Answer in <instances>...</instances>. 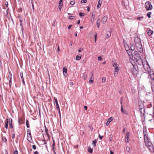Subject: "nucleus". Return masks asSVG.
I'll return each mask as SVG.
<instances>
[{
  "label": "nucleus",
  "mask_w": 154,
  "mask_h": 154,
  "mask_svg": "<svg viewBox=\"0 0 154 154\" xmlns=\"http://www.w3.org/2000/svg\"><path fill=\"white\" fill-rule=\"evenodd\" d=\"M20 78H21V79H22V78H23V72H21L20 73Z\"/></svg>",
  "instance_id": "obj_42"
},
{
  "label": "nucleus",
  "mask_w": 154,
  "mask_h": 154,
  "mask_svg": "<svg viewBox=\"0 0 154 154\" xmlns=\"http://www.w3.org/2000/svg\"><path fill=\"white\" fill-rule=\"evenodd\" d=\"M111 35V34L110 32L109 31H108L107 32H106V38H108Z\"/></svg>",
  "instance_id": "obj_24"
},
{
  "label": "nucleus",
  "mask_w": 154,
  "mask_h": 154,
  "mask_svg": "<svg viewBox=\"0 0 154 154\" xmlns=\"http://www.w3.org/2000/svg\"><path fill=\"white\" fill-rule=\"evenodd\" d=\"M143 133L144 136V140L146 139H147V138H149L148 137V134H147V132L146 131V130L143 129Z\"/></svg>",
  "instance_id": "obj_10"
},
{
  "label": "nucleus",
  "mask_w": 154,
  "mask_h": 154,
  "mask_svg": "<svg viewBox=\"0 0 154 154\" xmlns=\"http://www.w3.org/2000/svg\"><path fill=\"white\" fill-rule=\"evenodd\" d=\"M93 79H94V78H93V73L92 72L91 77L90 79V80L89 81V82H91V83H93L94 82Z\"/></svg>",
  "instance_id": "obj_20"
},
{
  "label": "nucleus",
  "mask_w": 154,
  "mask_h": 154,
  "mask_svg": "<svg viewBox=\"0 0 154 154\" xmlns=\"http://www.w3.org/2000/svg\"><path fill=\"white\" fill-rule=\"evenodd\" d=\"M106 81V78L105 77H103L102 78V82H104Z\"/></svg>",
  "instance_id": "obj_43"
},
{
  "label": "nucleus",
  "mask_w": 154,
  "mask_h": 154,
  "mask_svg": "<svg viewBox=\"0 0 154 154\" xmlns=\"http://www.w3.org/2000/svg\"><path fill=\"white\" fill-rule=\"evenodd\" d=\"M94 17H95V15L94 14H92V18L91 21L92 22L94 21Z\"/></svg>",
  "instance_id": "obj_30"
},
{
  "label": "nucleus",
  "mask_w": 154,
  "mask_h": 154,
  "mask_svg": "<svg viewBox=\"0 0 154 154\" xmlns=\"http://www.w3.org/2000/svg\"><path fill=\"white\" fill-rule=\"evenodd\" d=\"M103 137V136H101L100 135H99V137L100 139H102Z\"/></svg>",
  "instance_id": "obj_56"
},
{
  "label": "nucleus",
  "mask_w": 154,
  "mask_h": 154,
  "mask_svg": "<svg viewBox=\"0 0 154 154\" xmlns=\"http://www.w3.org/2000/svg\"><path fill=\"white\" fill-rule=\"evenodd\" d=\"M100 24V19H98L97 21V26L98 28H99Z\"/></svg>",
  "instance_id": "obj_21"
},
{
  "label": "nucleus",
  "mask_w": 154,
  "mask_h": 154,
  "mask_svg": "<svg viewBox=\"0 0 154 154\" xmlns=\"http://www.w3.org/2000/svg\"><path fill=\"white\" fill-rule=\"evenodd\" d=\"M126 150L128 152H130V148L128 146H127L126 148Z\"/></svg>",
  "instance_id": "obj_33"
},
{
  "label": "nucleus",
  "mask_w": 154,
  "mask_h": 154,
  "mask_svg": "<svg viewBox=\"0 0 154 154\" xmlns=\"http://www.w3.org/2000/svg\"><path fill=\"white\" fill-rule=\"evenodd\" d=\"M9 127L10 128H13V126L12 125V119L11 118H9Z\"/></svg>",
  "instance_id": "obj_19"
},
{
  "label": "nucleus",
  "mask_w": 154,
  "mask_h": 154,
  "mask_svg": "<svg viewBox=\"0 0 154 154\" xmlns=\"http://www.w3.org/2000/svg\"><path fill=\"white\" fill-rule=\"evenodd\" d=\"M149 150L152 152H154V147L153 145L148 147Z\"/></svg>",
  "instance_id": "obj_15"
},
{
  "label": "nucleus",
  "mask_w": 154,
  "mask_h": 154,
  "mask_svg": "<svg viewBox=\"0 0 154 154\" xmlns=\"http://www.w3.org/2000/svg\"><path fill=\"white\" fill-rule=\"evenodd\" d=\"M125 142L126 143L128 142V139L125 138Z\"/></svg>",
  "instance_id": "obj_53"
},
{
  "label": "nucleus",
  "mask_w": 154,
  "mask_h": 154,
  "mask_svg": "<svg viewBox=\"0 0 154 154\" xmlns=\"http://www.w3.org/2000/svg\"><path fill=\"white\" fill-rule=\"evenodd\" d=\"M27 134L28 133H30L31 132H30V130L29 129H27Z\"/></svg>",
  "instance_id": "obj_58"
},
{
  "label": "nucleus",
  "mask_w": 154,
  "mask_h": 154,
  "mask_svg": "<svg viewBox=\"0 0 154 154\" xmlns=\"http://www.w3.org/2000/svg\"><path fill=\"white\" fill-rule=\"evenodd\" d=\"M63 72L64 75L66 77L67 75V69L65 67H64L63 69Z\"/></svg>",
  "instance_id": "obj_11"
},
{
  "label": "nucleus",
  "mask_w": 154,
  "mask_h": 154,
  "mask_svg": "<svg viewBox=\"0 0 154 154\" xmlns=\"http://www.w3.org/2000/svg\"><path fill=\"white\" fill-rule=\"evenodd\" d=\"M121 112H122L123 113H124V114L126 113V112H125V111H124L122 105H121Z\"/></svg>",
  "instance_id": "obj_31"
},
{
  "label": "nucleus",
  "mask_w": 154,
  "mask_h": 154,
  "mask_svg": "<svg viewBox=\"0 0 154 154\" xmlns=\"http://www.w3.org/2000/svg\"><path fill=\"white\" fill-rule=\"evenodd\" d=\"M81 57L82 55L80 54H79L76 56L75 59L77 60H79L81 59Z\"/></svg>",
  "instance_id": "obj_22"
},
{
  "label": "nucleus",
  "mask_w": 154,
  "mask_h": 154,
  "mask_svg": "<svg viewBox=\"0 0 154 154\" xmlns=\"http://www.w3.org/2000/svg\"><path fill=\"white\" fill-rule=\"evenodd\" d=\"M45 131L46 133V134L47 135V136H48L49 135L48 133V129L45 126Z\"/></svg>",
  "instance_id": "obj_32"
},
{
  "label": "nucleus",
  "mask_w": 154,
  "mask_h": 154,
  "mask_svg": "<svg viewBox=\"0 0 154 154\" xmlns=\"http://www.w3.org/2000/svg\"><path fill=\"white\" fill-rule=\"evenodd\" d=\"M134 41L135 44L136 43H138L141 42L140 39L138 37H134Z\"/></svg>",
  "instance_id": "obj_12"
},
{
  "label": "nucleus",
  "mask_w": 154,
  "mask_h": 154,
  "mask_svg": "<svg viewBox=\"0 0 154 154\" xmlns=\"http://www.w3.org/2000/svg\"><path fill=\"white\" fill-rule=\"evenodd\" d=\"M53 149H54V147L55 145V143L54 140H53Z\"/></svg>",
  "instance_id": "obj_36"
},
{
  "label": "nucleus",
  "mask_w": 154,
  "mask_h": 154,
  "mask_svg": "<svg viewBox=\"0 0 154 154\" xmlns=\"http://www.w3.org/2000/svg\"><path fill=\"white\" fill-rule=\"evenodd\" d=\"M130 48L132 51H134L135 49V46L132 45H130Z\"/></svg>",
  "instance_id": "obj_27"
},
{
  "label": "nucleus",
  "mask_w": 154,
  "mask_h": 154,
  "mask_svg": "<svg viewBox=\"0 0 154 154\" xmlns=\"http://www.w3.org/2000/svg\"><path fill=\"white\" fill-rule=\"evenodd\" d=\"M3 141L5 142H6L7 141V139L5 137H2Z\"/></svg>",
  "instance_id": "obj_41"
},
{
  "label": "nucleus",
  "mask_w": 154,
  "mask_h": 154,
  "mask_svg": "<svg viewBox=\"0 0 154 154\" xmlns=\"http://www.w3.org/2000/svg\"><path fill=\"white\" fill-rule=\"evenodd\" d=\"M57 109L58 110V113H59V116H60V118H61V114H60V108H59V109Z\"/></svg>",
  "instance_id": "obj_50"
},
{
  "label": "nucleus",
  "mask_w": 154,
  "mask_h": 154,
  "mask_svg": "<svg viewBox=\"0 0 154 154\" xmlns=\"http://www.w3.org/2000/svg\"><path fill=\"white\" fill-rule=\"evenodd\" d=\"M9 85L11 87V78L10 79V80L9 82Z\"/></svg>",
  "instance_id": "obj_40"
},
{
  "label": "nucleus",
  "mask_w": 154,
  "mask_h": 154,
  "mask_svg": "<svg viewBox=\"0 0 154 154\" xmlns=\"http://www.w3.org/2000/svg\"><path fill=\"white\" fill-rule=\"evenodd\" d=\"M125 50L127 51L130 58L132 59L133 57L132 52L131 51V50H130L129 48V49H126V48H125Z\"/></svg>",
  "instance_id": "obj_6"
},
{
  "label": "nucleus",
  "mask_w": 154,
  "mask_h": 154,
  "mask_svg": "<svg viewBox=\"0 0 154 154\" xmlns=\"http://www.w3.org/2000/svg\"><path fill=\"white\" fill-rule=\"evenodd\" d=\"M102 1L103 0H99L97 6V8L98 9L100 7L101 4L102 2Z\"/></svg>",
  "instance_id": "obj_16"
},
{
  "label": "nucleus",
  "mask_w": 154,
  "mask_h": 154,
  "mask_svg": "<svg viewBox=\"0 0 154 154\" xmlns=\"http://www.w3.org/2000/svg\"><path fill=\"white\" fill-rule=\"evenodd\" d=\"M9 121V119H6L5 121V127L6 129L8 128Z\"/></svg>",
  "instance_id": "obj_14"
},
{
  "label": "nucleus",
  "mask_w": 154,
  "mask_h": 154,
  "mask_svg": "<svg viewBox=\"0 0 154 154\" xmlns=\"http://www.w3.org/2000/svg\"><path fill=\"white\" fill-rule=\"evenodd\" d=\"M144 142L146 145L147 146V147L152 145V143L149 141V138L145 139Z\"/></svg>",
  "instance_id": "obj_5"
},
{
  "label": "nucleus",
  "mask_w": 154,
  "mask_h": 154,
  "mask_svg": "<svg viewBox=\"0 0 154 154\" xmlns=\"http://www.w3.org/2000/svg\"><path fill=\"white\" fill-rule=\"evenodd\" d=\"M130 133L129 132H127L126 133V134L125 135V139H129L130 137Z\"/></svg>",
  "instance_id": "obj_23"
},
{
  "label": "nucleus",
  "mask_w": 154,
  "mask_h": 154,
  "mask_svg": "<svg viewBox=\"0 0 154 154\" xmlns=\"http://www.w3.org/2000/svg\"><path fill=\"white\" fill-rule=\"evenodd\" d=\"M97 142V140H95L93 141L92 144L93 145L94 147H95L96 146V143Z\"/></svg>",
  "instance_id": "obj_25"
},
{
  "label": "nucleus",
  "mask_w": 154,
  "mask_h": 154,
  "mask_svg": "<svg viewBox=\"0 0 154 154\" xmlns=\"http://www.w3.org/2000/svg\"><path fill=\"white\" fill-rule=\"evenodd\" d=\"M97 34H96L95 35V36H94V41H95V42H96V40H97Z\"/></svg>",
  "instance_id": "obj_52"
},
{
  "label": "nucleus",
  "mask_w": 154,
  "mask_h": 154,
  "mask_svg": "<svg viewBox=\"0 0 154 154\" xmlns=\"http://www.w3.org/2000/svg\"><path fill=\"white\" fill-rule=\"evenodd\" d=\"M145 8L147 11L151 10L152 8V6L151 4V2L149 1H147L145 3Z\"/></svg>",
  "instance_id": "obj_2"
},
{
  "label": "nucleus",
  "mask_w": 154,
  "mask_h": 154,
  "mask_svg": "<svg viewBox=\"0 0 154 154\" xmlns=\"http://www.w3.org/2000/svg\"><path fill=\"white\" fill-rule=\"evenodd\" d=\"M112 66L114 68L116 67V66H118L117 65H117V63H116L113 62H112Z\"/></svg>",
  "instance_id": "obj_28"
},
{
  "label": "nucleus",
  "mask_w": 154,
  "mask_h": 154,
  "mask_svg": "<svg viewBox=\"0 0 154 154\" xmlns=\"http://www.w3.org/2000/svg\"><path fill=\"white\" fill-rule=\"evenodd\" d=\"M119 70V68L118 66H116L115 68L114 71L118 72Z\"/></svg>",
  "instance_id": "obj_34"
},
{
  "label": "nucleus",
  "mask_w": 154,
  "mask_h": 154,
  "mask_svg": "<svg viewBox=\"0 0 154 154\" xmlns=\"http://www.w3.org/2000/svg\"><path fill=\"white\" fill-rule=\"evenodd\" d=\"M148 66L149 68L148 69V72L149 73V75L152 79H154V72L153 71H151V69L149 66L148 65Z\"/></svg>",
  "instance_id": "obj_4"
},
{
  "label": "nucleus",
  "mask_w": 154,
  "mask_h": 154,
  "mask_svg": "<svg viewBox=\"0 0 154 154\" xmlns=\"http://www.w3.org/2000/svg\"><path fill=\"white\" fill-rule=\"evenodd\" d=\"M139 108L140 109V112L141 113V115L142 117L143 116V115L144 116L145 113V109L144 107L141 108L140 105H139Z\"/></svg>",
  "instance_id": "obj_7"
},
{
  "label": "nucleus",
  "mask_w": 154,
  "mask_h": 154,
  "mask_svg": "<svg viewBox=\"0 0 154 154\" xmlns=\"http://www.w3.org/2000/svg\"><path fill=\"white\" fill-rule=\"evenodd\" d=\"M54 100L55 101V103L56 105V109H59V106L58 103V101L57 100V99L55 97H54Z\"/></svg>",
  "instance_id": "obj_18"
},
{
  "label": "nucleus",
  "mask_w": 154,
  "mask_h": 154,
  "mask_svg": "<svg viewBox=\"0 0 154 154\" xmlns=\"http://www.w3.org/2000/svg\"><path fill=\"white\" fill-rule=\"evenodd\" d=\"M32 149H36V146L34 145L32 146Z\"/></svg>",
  "instance_id": "obj_49"
},
{
  "label": "nucleus",
  "mask_w": 154,
  "mask_h": 154,
  "mask_svg": "<svg viewBox=\"0 0 154 154\" xmlns=\"http://www.w3.org/2000/svg\"><path fill=\"white\" fill-rule=\"evenodd\" d=\"M122 97H121L120 99V103L122 105Z\"/></svg>",
  "instance_id": "obj_54"
},
{
  "label": "nucleus",
  "mask_w": 154,
  "mask_h": 154,
  "mask_svg": "<svg viewBox=\"0 0 154 154\" xmlns=\"http://www.w3.org/2000/svg\"><path fill=\"white\" fill-rule=\"evenodd\" d=\"M29 135V137H30V140L32 139V136H31V132L28 133Z\"/></svg>",
  "instance_id": "obj_45"
},
{
  "label": "nucleus",
  "mask_w": 154,
  "mask_h": 154,
  "mask_svg": "<svg viewBox=\"0 0 154 154\" xmlns=\"http://www.w3.org/2000/svg\"><path fill=\"white\" fill-rule=\"evenodd\" d=\"M113 120V118L112 117H110V118H109L108 121H107L106 123V125L107 126L108 125H109V123H110V122L112 121Z\"/></svg>",
  "instance_id": "obj_17"
},
{
  "label": "nucleus",
  "mask_w": 154,
  "mask_h": 154,
  "mask_svg": "<svg viewBox=\"0 0 154 154\" xmlns=\"http://www.w3.org/2000/svg\"><path fill=\"white\" fill-rule=\"evenodd\" d=\"M118 72L117 71H114V75L116 77L117 75Z\"/></svg>",
  "instance_id": "obj_39"
},
{
  "label": "nucleus",
  "mask_w": 154,
  "mask_h": 154,
  "mask_svg": "<svg viewBox=\"0 0 154 154\" xmlns=\"http://www.w3.org/2000/svg\"><path fill=\"white\" fill-rule=\"evenodd\" d=\"M70 4L71 5H73L75 4V2L74 1H72L70 2Z\"/></svg>",
  "instance_id": "obj_47"
},
{
  "label": "nucleus",
  "mask_w": 154,
  "mask_h": 154,
  "mask_svg": "<svg viewBox=\"0 0 154 154\" xmlns=\"http://www.w3.org/2000/svg\"><path fill=\"white\" fill-rule=\"evenodd\" d=\"M134 56L135 60H136V61L140 60L142 62V61L141 57L137 51H134Z\"/></svg>",
  "instance_id": "obj_1"
},
{
  "label": "nucleus",
  "mask_w": 154,
  "mask_h": 154,
  "mask_svg": "<svg viewBox=\"0 0 154 154\" xmlns=\"http://www.w3.org/2000/svg\"><path fill=\"white\" fill-rule=\"evenodd\" d=\"M151 88H152V91H154V85H152V83H151Z\"/></svg>",
  "instance_id": "obj_37"
},
{
  "label": "nucleus",
  "mask_w": 154,
  "mask_h": 154,
  "mask_svg": "<svg viewBox=\"0 0 154 154\" xmlns=\"http://www.w3.org/2000/svg\"><path fill=\"white\" fill-rule=\"evenodd\" d=\"M151 12H149L147 13V15L149 18H150L151 17L150 15H151Z\"/></svg>",
  "instance_id": "obj_35"
},
{
  "label": "nucleus",
  "mask_w": 154,
  "mask_h": 154,
  "mask_svg": "<svg viewBox=\"0 0 154 154\" xmlns=\"http://www.w3.org/2000/svg\"><path fill=\"white\" fill-rule=\"evenodd\" d=\"M12 138H14V137H15V134H12Z\"/></svg>",
  "instance_id": "obj_62"
},
{
  "label": "nucleus",
  "mask_w": 154,
  "mask_h": 154,
  "mask_svg": "<svg viewBox=\"0 0 154 154\" xmlns=\"http://www.w3.org/2000/svg\"><path fill=\"white\" fill-rule=\"evenodd\" d=\"M34 154H38V153L37 151H36L34 152Z\"/></svg>",
  "instance_id": "obj_64"
},
{
  "label": "nucleus",
  "mask_w": 154,
  "mask_h": 154,
  "mask_svg": "<svg viewBox=\"0 0 154 154\" xmlns=\"http://www.w3.org/2000/svg\"><path fill=\"white\" fill-rule=\"evenodd\" d=\"M69 18L71 19V20H72V19H74V16H69Z\"/></svg>",
  "instance_id": "obj_46"
},
{
  "label": "nucleus",
  "mask_w": 154,
  "mask_h": 154,
  "mask_svg": "<svg viewBox=\"0 0 154 154\" xmlns=\"http://www.w3.org/2000/svg\"><path fill=\"white\" fill-rule=\"evenodd\" d=\"M21 80L22 81V82H23V84L24 85H25V82L24 81V78H23L22 79H21Z\"/></svg>",
  "instance_id": "obj_51"
},
{
  "label": "nucleus",
  "mask_w": 154,
  "mask_h": 154,
  "mask_svg": "<svg viewBox=\"0 0 154 154\" xmlns=\"http://www.w3.org/2000/svg\"><path fill=\"white\" fill-rule=\"evenodd\" d=\"M90 10V7L89 6H88L87 7V11H88V12Z\"/></svg>",
  "instance_id": "obj_60"
},
{
  "label": "nucleus",
  "mask_w": 154,
  "mask_h": 154,
  "mask_svg": "<svg viewBox=\"0 0 154 154\" xmlns=\"http://www.w3.org/2000/svg\"><path fill=\"white\" fill-rule=\"evenodd\" d=\"M63 0H60L59 3L60 4H63Z\"/></svg>",
  "instance_id": "obj_61"
},
{
  "label": "nucleus",
  "mask_w": 154,
  "mask_h": 154,
  "mask_svg": "<svg viewBox=\"0 0 154 154\" xmlns=\"http://www.w3.org/2000/svg\"><path fill=\"white\" fill-rule=\"evenodd\" d=\"M72 26V25L69 26L68 27V29H69L71 28V26Z\"/></svg>",
  "instance_id": "obj_63"
},
{
  "label": "nucleus",
  "mask_w": 154,
  "mask_h": 154,
  "mask_svg": "<svg viewBox=\"0 0 154 154\" xmlns=\"http://www.w3.org/2000/svg\"><path fill=\"white\" fill-rule=\"evenodd\" d=\"M131 72L134 75H136L138 72V71L134 67L131 69Z\"/></svg>",
  "instance_id": "obj_8"
},
{
  "label": "nucleus",
  "mask_w": 154,
  "mask_h": 154,
  "mask_svg": "<svg viewBox=\"0 0 154 154\" xmlns=\"http://www.w3.org/2000/svg\"><path fill=\"white\" fill-rule=\"evenodd\" d=\"M107 17L106 16H104L102 19L101 21V23H103V24L105 23L107 21Z\"/></svg>",
  "instance_id": "obj_9"
},
{
  "label": "nucleus",
  "mask_w": 154,
  "mask_h": 154,
  "mask_svg": "<svg viewBox=\"0 0 154 154\" xmlns=\"http://www.w3.org/2000/svg\"><path fill=\"white\" fill-rule=\"evenodd\" d=\"M147 32L148 35L149 36H150L153 33V31L150 30L149 28L147 29Z\"/></svg>",
  "instance_id": "obj_13"
},
{
  "label": "nucleus",
  "mask_w": 154,
  "mask_h": 154,
  "mask_svg": "<svg viewBox=\"0 0 154 154\" xmlns=\"http://www.w3.org/2000/svg\"><path fill=\"white\" fill-rule=\"evenodd\" d=\"M14 154H18V151L17 150H15L14 152Z\"/></svg>",
  "instance_id": "obj_57"
},
{
  "label": "nucleus",
  "mask_w": 154,
  "mask_h": 154,
  "mask_svg": "<svg viewBox=\"0 0 154 154\" xmlns=\"http://www.w3.org/2000/svg\"><path fill=\"white\" fill-rule=\"evenodd\" d=\"M143 17H138L137 18V19L139 20H141L142 19H143Z\"/></svg>",
  "instance_id": "obj_44"
},
{
  "label": "nucleus",
  "mask_w": 154,
  "mask_h": 154,
  "mask_svg": "<svg viewBox=\"0 0 154 154\" xmlns=\"http://www.w3.org/2000/svg\"><path fill=\"white\" fill-rule=\"evenodd\" d=\"M85 14L83 13L80 12L79 13V15L80 17H83L84 15Z\"/></svg>",
  "instance_id": "obj_38"
},
{
  "label": "nucleus",
  "mask_w": 154,
  "mask_h": 154,
  "mask_svg": "<svg viewBox=\"0 0 154 154\" xmlns=\"http://www.w3.org/2000/svg\"><path fill=\"white\" fill-rule=\"evenodd\" d=\"M98 60L99 61H101L102 60V58L100 56L98 57Z\"/></svg>",
  "instance_id": "obj_48"
},
{
  "label": "nucleus",
  "mask_w": 154,
  "mask_h": 154,
  "mask_svg": "<svg viewBox=\"0 0 154 154\" xmlns=\"http://www.w3.org/2000/svg\"><path fill=\"white\" fill-rule=\"evenodd\" d=\"M26 123L27 127V128H29V124L28 121L27 119L26 120Z\"/></svg>",
  "instance_id": "obj_29"
},
{
  "label": "nucleus",
  "mask_w": 154,
  "mask_h": 154,
  "mask_svg": "<svg viewBox=\"0 0 154 154\" xmlns=\"http://www.w3.org/2000/svg\"><path fill=\"white\" fill-rule=\"evenodd\" d=\"M27 137H28V138H27V140L29 142L31 143L30 140H29V139H30V137H29L28 136Z\"/></svg>",
  "instance_id": "obj_59"
},
{
  "label": "nucleus",
  "mask_w": 154,
  "mask_h": 154,
  "mask_svg": "<svg viewBox=\"0 0 154 154\" xmlns=\"http://www.w3.org/2000/svg\"><path fill=\"white\" fill-rule=\"evenodd\" d=\"M137 50L140 52L142 53L143 51L142 45L141 42L136 43L135 44Z\"/></svg>",
  "instance_id": "obj_3"
},
{
  "label": "nucleus",
  "mask_w": 154,
  "mask_h": 154,
  "mask_svg": "<svg viewBox=\"0 0 154 154\" xmlns=\"http://www.w3.org/2000/svg\"><path fill=\"white\" fill-rule=\"evenodd\" d=\"M83 50V48H80L79 51H78V52H81L82 50Z\"/></svg>",
  "instance_id": "obj_55"
},
{
  "label": "nucleus",
  "mask_w": 154,
  "mask_h": 154,
  "mask_svg": "<svg viewBox=\"0 0 154 154\" xmlns=\"http://www.w3.org/2000/svg\"><path fill=\"white\" fill-rule=\"evenodd\" d=\"M88 150L89 152L90 153H91L93 151V149L90 147H89L88 148Z\"/></svg>",
  "instance_id": "obj_26"
}]
</instances>
